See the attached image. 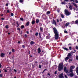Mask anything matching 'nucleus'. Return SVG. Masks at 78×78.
Returning a JSON list of instances; mask_svg holds the SVG:
<instances>
[{"instance_id":"35","label":"nucleus","mask_w":78,"mask_h":78,"mask_svg":"<svg viewBox=\"0 0 78 78\" xmlns=\"http://www.w3.org/2000/svg\"><path fill=\"white\" fill-rule=\"evenodd\" d=\"M64 33H65L67 34V32L66 30H65Z\"/></svg>"},{"instance_id":"2","label":"nucleus","mask_w":78,"mask_h":78,"mask_svg":"<svg viewBox=\"0 0 78 78\" xmlns=\"http://www.w3.org/2000/svg\"><path fill=\"white\" fill-rule=\"evenodd\" d=\"M53 30L54 33L55 34V39L57 40L59 38V34H58V32L56 30L55 28H53Z\"/></svg>"},{"instance_id":"5","label":"nucleus","mask_w":78,"mask_h":78,"mask_svg":"<svg viewBox=\"0 0 78 78\" xmlns=\"http://www.w3.org/2000/svg\"><path fill=\"white\" fill-rule=\"evenodd\" d=\"M58 76H59V78H64L63 74H60Z\"/></svg>"},{"instance_id":"43","label":"nucleus","mask_w":78,"mask_h":78,"mask_svg":"<svg viewBox=\"0 0 78 78\" xmlns=\"http://www.w3.org/2000/svg\"><path fill=\"white\" fill-rule=\"evenodd\" d=\"M12 52H14V49H12Z\"/></svg>"},{"instance_id":"44","label":"nucleus","mask_w":78,"mask_h":78,"mask_svg":"<svg viewBox=\"0 0 78 78\" xmlns=\"http://www.w3.org/2000/svg\"><path fill=\"white\" fill-rule=\"evenodd\" d=\"M14 72H17V70L15 69H14Z\"/></svg>"},{"instance_id":"42","label":"nucleus","mask_w":78,"mask_h":78,"mask_svg":"<svg viewBox=\"0 0 78 78\" xmlns=\"http://www.w3.org/2000/svg\"><path fill=\"white\" fill-rule=\"evenodd\" d=\"M17 30H19V31H20V28H17Z\"/></svg>"},{"instance_id":"61","label":"nucleus","mask_w":78,"mask_h":78,"mask_svg":"<svg viewBox=\"0 0 78 78\" xmlns=\"http://www.w3.org/2000/svg\"><path fill=\"white\" fill-rule=\"evenodd\" d=\"M48 75H49V76H50V73H48Z\"/></svg>"},{"instance_id":"62","label":"nucleus","mask_w":78,"mask_h":78,"mask_svg":"<svg viewBox=\"0 0 78 78\" xmlns=\"http://www.w3.org/2000/svg\"><path fill=\"white\" fill-rule=\"evenodd\" d=\"M1 67H2V66H1V64H0V68H1Z\"/></svg>"},{"instance_id":"40","label":"nucleus","mask_w":78,"mask_h":78,"mask_svg":"<svg viewBox=\"0 0 78 78\" xmlns=\"http://www.w3.org/2000/svg\"><path fill=\"white\" fill-rule=\"evenodd\" d=\"M75 2H76V3H78V1H77V0H75Z\"/></svg>"},{"instance_id":"28","label":"nucleus","mask_w":78,"mask_h":78,"mask_svg":"<svg viewBox=\"0 0 78 78\" xmlns=\"http://www.w3.org/2000/svg\"><path fill=\"white\" fill-rule=\"evenodd\" d=\"M75 23H76V24L78 23V20H76V21L75 22Z\"/></svg>"},{"instance_id":"9","label":"nucleus","mask_w":78,"mask_h":78,"mask_svg":"<svg viewBox=\"0 0 78 78\" xmlns=\"http://www.w3.org/2000/svg\"><path fill=\"white\" fill-rule=\"evenodd\" d=\"M52 23L53 24H55V25H56V21H55V20L53 21Z\"/></svg>"},{"instance_id":"3","label":"nucleus","mask_w":78,"mask_h":78,"mask_svg":"<svg viewBox=\"0 0 78 78\" xmlns=\"http://www.w3.org/2000/svg\"><path fill=\"white\" fill-rule=\"evenodd\" d=\"M63 67L64 66H63V64L62 63H60L59 65L58 68V71H61V70H62Z\"/></svg>"},{"instance_id":"17","label":"nucleus","mask_w":78,"mask_h":78,"mask_svg":"<svg viewBox=\"0 0 78 78\" xmlns=\"http://www.w3.org/2000/svg\"><path fill=\"white\" fill-rule=\"evenodd\" d=\"M36 22L37 23H39V20H38V19L36 20Z\"/></svg>"},{"instance_id":"4","label":"nucleus","mask_w":78,"mask_h":78,"mask_svg":"<svg viewBox=\"0 0 78 78\" xmlns=\"http://www.w3.org/2000/svg\"><path fill=\"white\" fill-rule=\"evenodd\" d=\"M65 12L66 15V16H69L70 14H71V13L69 11H68V10H67L65 9Z\"/></svg>"},{"instance_id":"16","label":"nucleus","mask_w":78,"mask_h":78,"mask_svg":"<svg viewBox=\"0 0 78 78\" xmlns=\"http://www.w3.org/2000/svg\"><path fill=\"white\" fill-rule=\"evenodd\" d=\"M41 49L40 48H38V53H39L41 52Z\"/></svg>"},{"instance_id":"29","label":"nucleus","mask_w":78,"mask_h":78,"mask_svg":"<svg viewBox=\"0 0 78 78\" xmlns=\"http://www.w3.org/2000/svg\"><path fill=\"white\" fill-rule=\"evenodd\" d=\"M76 48L77 50H78V46H76Z\"/></svg>"},{"instance_id":"7","label":"nucleus","mask_w":78,"mask_h":78,"mask_svg":"<svg viewBox=\"0 0 78 78\" xmlns=\"http://www.w3.org/2000/svg\"><path fill=\"white\" fill-rule=\"evenodd\" d=\"M64 71L65 72H66V73H67L68 72V71L67 70V68H66V67H65L64 68Z\"/></svg>"},{"instance_id":"24","label":"nucleus","mask_w":78,"mask_h":78,"mask_svg":"<svg viewBox=\"0 0 78 78\" xmlns=\"http://www.w3.org/2000/svg\"><path fill=\"white\" fill-rule=\"evenodd\" d=\"M16 24H17V25H18L17 27H19V22H16Z\"/></svg>"},{"instance_id":"11","label":"nucleus","mask_w":78,"mask_h":78,"mask_svg":"<svg viewBox=\"0 0 78 78\" xmlns=\"http://www.w3.org/2000/svg\"><path fill=\"white\" fill-rule=\"evenodd\" d=\"M76 71L77 73V75H78V67H77L76 68Z\"/></svg>"},{"instance_id":"36","label":"nucleus","mask_w":78,"mask_h":78,"mask_svg":"<svg viewBox=\"0 0 78 78\" xmlns=\"http://www.w3.org/2000/svg\"><path fill=\"white\" fill-rule=\"evenodd\" d=\"M25 37H27V34H25Z\"/></svg>"},{"instance_id":"56","label":"nucleus","mask_w":78,"mask_h":78,"mask_svg":"<svg viewBox=\"0 0 78 78\" xmlns=\"http://www.w3.org/2000/svg\"><path fill=\"white\" fill-rule=\"evenodd\" d=\"M27 34H29V32H28V31H27Z\"/></svg>"},{"instance_id":"21","label":"nucleus","mask_w":78,"mask_h":78,"mask_svg":"<svg viewBox=\"0 0 78 78\" xmlns=\"http://www.w3.org/2000/svg\"><path fill=\"white\" fill-rule=\"evenodd\" d=\"M62 5H65L66 4V2H62Z\"/></svg>"},{"instance_id":"41","label":"nucleus","mask_w":78,"mask_h":78,"mask_svg":"<svg viewBox=\"0 0 78 78\" xmlns=\"http://www.w3.org/2000/svg\"><path fill=\"white\" fill-rule=\"evenodd\" d=\"M39 68H40V69H41V65H39Z\"/></svg>"},{"instance_id":"37","label":"nucleus","mask_w":78,"mask_h":78,"mask_svg":"<svg viewBox=\"0 0 78 78\" xmlns=\"http://www.w3.org/2000/svg\"><path fill=\"white\" fill-rule=\"evenodd\" d=\"M69 48L70 50H72V48L71 47H69Z\"/></svg>"},{"instance_id":"52","label":"nucleus","mask_w":78,"mask_h":78,"mask_svg":"<svg viewBox=\"0 0 78 78\" xmlns=\"http://www.w3.org/2000/svg\"><path fill=\"white\" fill-rule=\"evenodd\" d=\"M55 74H56L57 73V72L56 71H55Z\"/></svg>"},{"instance_id":"1","label":"nucleus","mask_w":78,"mask_h":78,"mask_svg":"<svg viewBox=\"0 0 78 78\" xmlns=\"http://www.w3.org/2000/svg\"><path fill=\"white\" fill-rule=\"evenodd\" d=\"M75 66H70L69 70V72H68V75L69 76H70L72 77L73 76V69H75Z\"/></svg>"},{"instance_id":"54","label":"nucleus","mask_w":78,"mask_h":78,"mask_svg":"<svg viewBox=\"0 0 78 78\" xmlns=\"http://www.w3.org/2000/svg\"><path fill=\"white\" fill-rule=\"evenodd\" d=\"M2 76V74H0V78Z\"/></svg>"},{"instance_id":"13","label":"nucleus","mask_w":78,"mask_h":78,"mask_svg":"<svg viewBox=\"0 0 78 78\" xmlns=\"http://www.w3.org/2000/svg\"><path fill=\"white\" fill-rule=\"evenodd\" d=\"M73 5L74 6H75V7H76V8H78V6L75 4L74 3V4Z\"/></svg>"},{"instance_id":"26","label":"nucleus","mask_w":78,"mask_h":78,"mask_svg":"<svg viewBox=\"0 0 78 78\" xmlns=\"http://www.w3.org/2000/svg\"><path fill=\"white\" fill-rule=\"evenodd\" d=\"M72 61V59H69V62H71Z\"/></svg>"},{"instance_id":"32","label":"nucleus","mask_w":78,"mask_h":78,"mask_svg":"<svg viewBox=\"0 0 78 78\" xmlns=\"http://www.w3.org/2000/svg\"><path fill=\"white\" fill-rule=\"evenodd\" d=\"M50 13V12L49 11L47 12V14H49Z\"/></svg>"},{"instance_id":"33","label":"nucleus","mask_w":78,"mask_h":78,"mask_svg":"<svg viewBox=\"0 0 78 78\" xmlns=\"http://www.w3.org/2000/svg\"><path fill=\"white\" fill-rule=\"evenodd\" d=\"M11 16H14V14L13 13H11Z\"/></svg>"},{"instance_id":"47","label":"nucleus","mask_w":78,"mask_h":78,"mask_svg":"<svg viewBox=\"0 0 78 78\" xmlns=\"http://www.w3.org/2000/svg\"><path fill=\"white\" fill-rule=\"evenodd\" d=\"M22 47H23V48H25V46L24 45H23Z\"/></svg>"},{"instance_id":"46","label":"nucleus","mask_w":78,"mask_h":78,"mask_svg":"<svg viewBox=\"0 0 78 78\" xmlns=\"http://www.w3.org/2000/svg\"><path fill=\"white\" fill-rule=\"evenodd\" d=\"M70 1H71V2H75V0H70Z\"/></svg>"},{"instance_id":"58","label":"nucleus","mask_w":78,"mask_h":78,"mask_svg":"<svg viewBox=\"0 0 78 78\" xmlns=\"http://www.w3.org/2000/svg\"><path fill=\"white\" fill-rule=\"evenodd\" d=\"M9 55H11V52H9Z\"/></svg>"},{"instance_id":"60","label":"nucleus","mask_w":78,"mask_h":78,"mask_svg":"<svg viewBox=\"0 0 78 78\" xmlns=\"http://www.w3.org/2000/svg\"><path fill=\"white\" fill-rule=\"evenodd\" d=\"M10 70L11 71H12V69H11V68H10Z\"/></svg>"},{"instance_id":"39","label":"nucleus","mask_w":78,"mask_h":78,"mask_svg":"<svg viewBox=\"0 0 78 78\" xmlns=\"http://www.w3.org/2000/svg\"><path fill=\"white\" fill-rule=\"evenodd\" d=\"M35 35H36V36H37L38 35V33H36L35 34Z\"/></svg>"},{"instance_id":"22","label":"nucleus","mask_w":78,"mask_h":78,"mask_svg":"<svg viewBox=\"0 0 78 78\" xmlns=\"http://www.w3.org/2000/svg\"><path fill=\"white\" fill-rule=\"evenodd\" d=\"M63 48V49H64V50H66L67 51V50H68V49H67V48Z\"/></svg>"},{"instance_id":"10","label":"nucleus","mask_w":78,"mask_h":78,"mask_svg":"<svg viewBox=\"0 0 78 78\" xmlns=\"http://www.w3.org/2000/svg\"><path fill=\"white\" fill-rule=\"evenodd\" d=\"M5 55V54L2 53L1 55V57H3V56H4Z\"/></svg>"},{"instance_id":"57","label":"nucleus","mask_w":78,"mask_h":78,"mask_svg":"<svg viewBox=\"0 0 78 78\" xmlns=\"http://www.w3.org/2000/svg\"><path fill=\"white\" fill-rule=\"evenodd\" d=\"M60 22H61V21H62V19H60Z\"/></svg>"},{"instance_id":"59","label":"nucleus","mask_w":78,"mask_h":78,"mask_svg":"<svg viewBox=\"0 0 78 78\" xmlns=\"http://www.w3.org/2000/svg\"><path fill=\"white\" fill-rule=\"evenodd\" d=\"M57 22H59V20H58V19H57Z\"/></svg>"},{"instance_id":"12","label":"nucleus","mask_w":78,"mask_h":78,"mask_svg":"<svg viewBox=\"0 0 78 78\" xmlns=\"http://www.w3.org/2000/svg\"><path fill=\"white\" fill-rule=\"evenodd\" d=\"M69 8L70 9H71V10H72L73 9L72 6L70 5H69Z\"/></svg>"},{"instance_id":"14","label":"nucleus","mask_w":78,"mask_h":78,"mask_svg":"<svg viewBox=\"0 0 78 78\" xmlns=\"http://www.w3.org/2000/svg\"><path fill=\"white\" fill-rule=\"evenodd\" d=\"M72 56V54L71 53H69L67 56H68L69 57H70V56Z\"/></svg>"},{"instance_id":"45","label":"nucleus","mask_w":78,"mask_h":78,"mask_svg":"<svg viewBox=\"0 0 78 78\" xmlns=\"http://www.w3.org/2000/svg\"><path fill=\"white\" fill-rule=\"evenodd\" d=\"M6 6H8V4L7 3L6 4Z\"/></svg>"},{"instance_id":"27","label":"nucleus","mask_w":78,"mask_h":78,"mask_svg":"<svg viewBox=\"0 0 78 78\" xmlns=\"http://www.w3.org/2000/svg\"><path fill=\"white\" fill-rule=\"evenodd\" d=\"M20 20H22V21H23V18H20Z\"/></svg>"},{"instance_id":"34","label":"nucleus","mask_w":78,"mask_h":78,"mask_svg":"<svg viewBox=\"0 0 78 78\" xmlns=\"http://www.w3.org/2000/svg\"><path fill=\"white\" fill-rule=\"evenodd\" d=\"M76 58L77 60H78V56H76Z\"/></svg>"},{"instance_id":"18","label":"nucleus","mask_w":78,"mask_h":78,"mask_svg":"<svg viewBox=\"0 0 78 78\" xmlns=\"http://www.w3.org/2000/svg\"><path fill=\"white\" fill-rule=\"evenodd\" d=\"M35 23V21L34 20H33L32 21V25L34 24Z\"/></svg>"},{"instance_id":"63","label":"nucleus","mask_w":78,"mask_h":78,"mask_svg":"<svg viewBox=\"0 0 78 78\" xmlns=\"http://www.w3.org/2000/svg\"><path fill=\"white\" fill-rule=\"evenodd\" d=\"M35 64H37V62H35Z\"/></svg>"},{"instance_id":"23","label":"nucleus","mask_w":78,"mask_h":78,"mask_svg":"<svg viewBox=\"0 0 78 78\" xmlns=\"http://www.w3.org/2000/svg\"><path fill=\"white\" fill-rule=\"evenodd\" d=\"M24 28V26L23 25H22L21 26V29H22L23 28Z\"/></svg>"},{"instance_id":"53","label":"nucleus","mask_w":78,"mask_h":78,"mask_svg":"<svg viewBox=\"0 0 78 78\" xmlns=\"http://www.w3.org/2000/svg\"><path fill=\"white\" fill-rule=\"evenodd\" d=\"M46 70H47V69H44V71L43 72V73H44V72H45V71Z\"/></svg>"},{"instance_id":"30","label":"nucleus","mask_w":78,"mask_h":78,"mask_svg":"<svg viewBox=\"0 0 78 78\" xmlns=\"http://www.w3.org/2000/svg\"><path fill=\"white\" fill-rule=\"evenodd\" d=\"M20 2L21 3H22L23 2V0H20Z\"/></svg>"},{"instance_id":"38","label":"nucleus","mask_w":78,"mask_h":78,"mask_svg":"<svg viewBox=\"0 0 78 78\" xmlns=\"http://www.w3.org/2000/svg\"><path fill=\"white\" fill-rule=\"evenodd\" d=\"M3 70H5V72H7V70H6L5 69H3Z\"/></svg>"},{"instance_id":"64","label":"nucleus","mask_w":78,"mask_h":78,"mask_svg":"<svg viewBox=\"0 0 78 78\" xmlns=\"http://www.w3.org/2000/svg\"><path fill=\"white\" fill-rule=\"evenodd\" d=\"M58 12H59V10H58Z\"/></svg>"},{"instance_id":"25","label":"nucleus","mask_w":78,"mask_h":78,"mask_svg":"<svg viewBox=\"0 0 78 78\" xmlns=\"http://www.w3.org/2000/svg\"><path fill=\"white\" fill-rule=\"evenodd\" d=\"M39 35L40 38H41V34L40 33H39Z\"/></svg>"},{"instance_id":"19","label":"nucleus","mask_w":78,"mask_h":78,"mask_svg":"<svg viewBox=\"0 0 78 78\" xmlns=\"http://www.w3.org/2000/svg\"><path fill=\"white\" fill-rule=\"evenodd\" d=\"M40 30L41 31H43V28L40 27Z\"/></svg>"},{"instance_id":"8","label":"nucleus","mask_w":78,"mask_h":78,"mask_svg":"<svg viewBox=\"0 0 78 78\" xmlns=\"http://www.w3.org/2000/svg\"><path fill=\"white\" fill-rule=\"evenodd\" d=\"M30 44V45H33V44H35V43H34V42L31 41Z\"/></svg>"},{"instance_id":"48","label":"nucleus","mask_w":78,"mask_h":78,"mask_svg":"<svg viewBox=\"0 0 78 78\" xmlns=\"http://www.w3.org/2000/svg\"><path fill=\"white\" fill-rule=\"evenodd\" d=\"M7 12H9V10H8L7 11Z\"/></svg>"},{"instance_id":"49","label":"nucleus","mask_w":78,"mask_h":78,"mask_svg":"<svg viewBox=\"0 0 78 78\" xmlns=\"http://www.w3.org/2000/svg\"><path fill=\"white\" fill-rule=\"evenodd\" d=\"M64 1H66V2H69V0H64Z\"/></svg>"},{"instance_id":"31","label":"nucleus","mask_w":78,"mask_h":78,"mask_svg":"<svg viewBox=\"0 0 78 78\" xmlns=\"http://www.w3.org/2000/svg\"><path fill=\"white\" fill-rule=\"evenodd\" d=\"M61 16L62 18H64V15L62 14H61Z\"/></svg>"},{"instance_id":"51","label":"nucleus","mask_w":78,"mask_h":78,"mask_svg":"<svg viewBox=\"0 0 78 78\" xmlns=\"http://www.w3.org/2000/svg\"><path fill=\"white\" fill-rule=\"evenodd\" d=\"M5 27L6 28H8V26H6Z\"/></svg>"},{"instance_id":"6","label":"nucleus","mask_w":78,"mask_h":78,"mask_svg":"<svg viewBox=\"0 0 78 78\" xmlns=\"http://www.w3.org/2000/svg\"><path fill=\"white\" fill-rule=\"evenodd\" d=\"M70 58V57L68 56H67V57L65 58V61H67V60H68Z\"/></svg>"},{"instance_id":"55","label":"nucleus","mask_w":78,"mask_h":78,"mask_svg":"<svg viewBox=\"0 0 78 78\" xmlns=\"http://www.w3.org/2000/svg\"><path fill=\"white\" fill-rule=\"evenodd\" d=\"M1 19H2V20H4V18H1Z\"/></svg>"},{"instance_id":"20","label":"nucleus","mask_w":78,"mask_h":78,"mask_svg":"<svg viewBox=\"0 0 78 78\" xmlns=\"http://www.w3.org/2000/svg\"><path fill=\"white\" fill-rule=\"evenodd\" d=\"M69 25V23H67L66 25V27H67V26H68V25Z\"/></svg>"},{"instance_id":"15","label":"nucleus","mask_w":78,"mask_h":78,"mask_svg":"<svg viewBox=\"0 0 78 78\" xmlns=\"http://www.w3.org/2000/svg\"><path fill=\"white\" fill-rule=\"evenodd\" d=\"M30 23V22H28L27 24H26V27H27L28 26V25H29V24Z\"/></svg>"},{"instance_id":"50","label":"nucleus","mask_w":78,"mask_h":78,"mask_svg":"<svg viewBox=\"0 0 78 78\" xmlns=\"http://www.w3.org/2000/svg\"><path fill=\"white\" fill-rule=\"evenodd\" d=\"M18 44H20V41H19L18 42Z\"/></svg>"}]
</instances>
